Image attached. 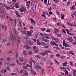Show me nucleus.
<instances>
[{
	"label": "nucleus",
	"instance_id": "1",
	"mask_svg": "<svg viewBox=\"0 0 76 76\" xmlns=\"http://www.w3.org/2000/svg\"><path fill=\"white\" fill-rule=\"evenodd\" d=\"M33 51L34 53H38L39 52V49L36 46H34L33 47Z\"/></svg>",
	"mask_w": 76,
	"mask_h": 76
},
{
	"label": "nucleus",
	"instance_id": "2",
	"mask_svg": "<svg viewBox=\"0 0 76 76\" xmlns=\"http://www.w3.org/2000/svg\"><path fill=\"white\" fill-rule=\"evenodd\" d=\"M44 53L46 54H47V55H48V53H52V52L50 50H47L45 51L44 52Z\"/></svg>",
	"mask_w": 76,
	"mask_h": 76
},
{
	"label": "nucleus",
	"instance_id": "3",
	"mask_svg": "<svg viewBox=\"0 0 76 76\" xmlns=\"http://www.w3.org/2000/svg\"><path fill=\"white\" fill-rule=\"evenodd\" d=\"M26 34L27 35H28V36H31L32 35V34H31V32L29 31H27Z\"/></svg>",
	"mask_w": 76,
	"mask_h": 76
},
{
	"label": "nucleus",
	"instance_id": "4",
	"mask_svg": "<svg viewBox=\"0 0 76 76\" xmlns=\"http://www.w3.org/2000/svg\"><path fill=\"white\" fill-rule=\"evenodd\" d=\"M32 6L33 10H35V9H36V5L35 4H32Z\"/></svg>",
	"mask_w": 76,
	"mask_h": 76
},
{
	"label": "nucleus",
	"instance_id": "5",
	"mask_svg": "<svg viewBox=\"0 0 76 76\" xmlns=\"http://www.w3.org/2000/svg\"><path fill=\"white\" fill-rule=\"evenodd\" d=\"M14 12H15L16 15L18 17H20V15L19 14V13H18V11H17L15 10L14 11Z\"/></svg>",
	"mask_w": 76,
	"mask_h": 76
},
{
	"label": "nucleus",
	"instance_id": "6",
	"mask_svg": "<svg viewBox=\"0 0 76 76\" xmlns=\"http://www.w3.org/2000/svg\"><path fill=\"white\" fill-rule=\"evenodd\" d=\"M13 34L15 37H16V36L17 34H16V30H15L13 31Z\"/></svg>",
	"mask_w": 76,
	"mask_h": 76
},
{
	"label": "nucleus",
	"instance_id": "7",
	"mask_svg": "<svg viewBox=\"0 0 76 76\" xmlns=\"http://www.w3.org/2000/svg\"><path fill=\"white\" fill-rule=\"evenodd\" d=\"M66 31L67 33L68 34H69L70 35H71L72 36L73 35V34H71L69 33V30L66 29Z\"/></svg>",
	"mask_w": 76,
	"mask_h": 76
},
{
	"label": "nucleus",
	"instance_id": "8",
	"mask_svg": "<svg viewBox=\"0 0 76 76\" xmlns=\"http://www.w3.org/2000/svg\"><path fill=\"white\" fill-rule=\"evenodd\" d=\"M68 40L69 41V42H72L73 41V39L71 37H69L68 38Z\"/></svg>",
	"mask_w": 76,
	"mask_h": 76
},
{
	"label": "nucleus",
	"instance_id": "9",
	"mask_svg": "<svg viewBox=\"0 0 76 76\" xmlns=\"http://www.w3.org/2000/svg\"><path fill=\"white\" fill-rule=\"evenodd\" d=\"M10 39L11 40H13V36L12 34H10Z\"/></svg>",
	"mask_w": 76,
	"mask_h": 76
},
{
	"label": "nucleus",
	"instance_id": "10",
	"mask_svg": "<svg viewBox=\"0 0 76 76\" xmlns=\"http://www.w3.org/2000/svg\"><path fill=\"white\" fill-rule=\"evenodd\" d=\"M28 42L29 45H31V46L33 45V42L31 40H29Z\"/></svg>",
	"mask_w": 76,
	"mask_h": 76
},
{
	"label": "nucleus",
	"instance_id": "11",
	"mask_svg": "<svg viewBox=\"0 0 76 76\" xmlns=\"http://www.w3.org/2000/svg\"><path fill=\"white\" fill-rule=\"evenodd\" d=\"M2 28L3 29H4V28L5 31H6V26H4V25L3 24H2Z\"/></svg>",
	"mask_w": 76,
	"mask_h": 76
},
{
	"label": "nucleus",
	"instance_id": "12",
	"mask_svg": "<svg viewBox=\"0 0 76 76\" xmlns=\"http://www.w3.org/2000/svg\"><path fill=\"white\" fill-rule=\"evenodd\" d=\"M30 20L32 23L33 24L34 23V24H35V21L33 20V19L32 18H31Z\"/></svg>",
	"mask_w": 76,
	"mask_h": 76
},
{
	"label": "nucleus",
	"instance_id": "13",
	"mask_svg": "<svg viewBox=\"0 0 76 76\" xmlns=\"http://www.w3.org/2000/svg\"><path fill=\"white\" fill-rule=\"evenodd\" d=\"M26 49H27V50H31V47L27 44L26 45Z\"/></svg>",
	"mask_w": 76,
	"mask_h": 76
},
{
	"label": "nucleus",
	"instance_id": "14",
	"mask_svg": "<svg viewBox=\"0 0 76 76\" xmlns=\"http://www.w3.org/2000/svg\"><path fill=\"white\" fill-rule=\"evenodd\" d=\"M56 44V42H54L53 41H52L51 42H50V44L53 45V44L54 45V44Z\"/></svg>",
	"mask_w": 76,
	"mask_h": 76
},
{
	"label": "nucleus",
	"instance_id": "15",
	"mask_svg": "<svg viewBox=\"0 0 76 76\" xmlns=\"http://www.w3.org/2000/svg\"><path fill=\"white\" fill-rule=\"evenodd\" d=\"M23 7V12H26V9L25 8V7Z\"/></svg>",
	"mask_w": 76,
	"mask_h": 76
},
{
	"label": "nucleus",
	"instance_id": "16",
	"mask_svg": "<svg viewBox=\"0 0 76 76\" xmlns=\"http://www.w3.org/2000/svg\"><path fill=\"white\" fill-rule=\"evenodd\" d=\"M26 6L27 7V9H28L30 7V5L29 4L27 3V2H26Z\"/></svg>",
	"mask_w": 76,
	"mask_h": 76
},
{
	"label": "nucleus",
	"instance_id": "17",
	"mask_svg": "<svg viewBox=\"0 0 76 76\" xmlns=\"http://www.w3.org/2000/svg\"><path fill=\"white\" fill-rule=\"evenodd\" d=\"M1 13H0V16H1V17H3V16H4L5 15L4 14V13L3 12H1Z\"/></svg>",
	"mask_w": 76,
	"mask_h": 76
},
{
	"label": "nucleus",
	"instance_id": "18",
	"mask_svg": "<svg viewBox=\"0 0 76 76\" xmlns=\"http://www.w3.org/2000/svg\"><path fill=\"white\" fill-rule=\"evenodd\" d=\"M20 31L22 32V33H23V34H25L26 33V32H27V31H26L21 30Z\"/></svg>",
	"mask_w": 76,
	"mask_h": 76
},
{
	"label": "nucleus",
	"instance_id": "19",
	"mask_svg": "<svg viewBox=\"0 0 76 76\" xmlns=\"http://www.w3.org/2000/svg\"><path fill=\"white\" fill-rule=\"evenodd\" d=\"M19 60L20 62H23V61H24V60L22 58H20Z\"/></svg>",
	"mask_w": 76,
	"mask_h": 76
},
{
	"label": "nucleus",
	"instance_id": "20",
	"mask_svg": "<svg viewBox=\"0 0 76 76\" xmlns=\"http://www.w3.org/2000/svg\"><path fill=\"white\" fill-rule=\"evenodd\" d=\"M41 43L43 46H45V45H47L46 43L43 42L42 41L41 42Z\"/></svg>",
	"mask_w": 76,
	"mask_h": 76
},
{
	"label": "nucleus",
	"instance_id": "21",
	"mask_svg": "<svg viewBox=\"0 0 76 76\" xmlns=\"http://www.w3.org/2000/svg\"><path fill=\"white\" fill-rule=\"evenodd\" d=\"M30 67L31 69V73H32L33 72H34V70H33V69H32V66L31 67Z\"/></svg>",
	"mask_w": 76,
	"mask_h": 76
},
{
	"label": "nucleus",
	"instance_id": "22",
	"mask_svg": "<svg viewBox=\"0 0 76 76\" xmlns=\"http://www.w3.org/2000/svg\"><path fill=\"white\" fill-rule=\"evenodd\" d=\"M29 63H30V66H29V67H32V61H29Z\"/></svg>",
	"mask_w": 76,
	"mask_h": 76
},
{
	"label": "nucleus",
	"instance_id": "23",
	"mask_svg": "<svg viewBox=\"0 0 76 76\" xmlns=\"http://www.w3.org/2000/svg\"><path fill=\"white\" fill-rule=\"evenodd\" d=\"M15 6L16 8H17V9L19 8V6L18 5V4L17 3L15 4Z\"/></svg>",
	"mask_w": 76,
	"mask_h": 76
},
{
	"label": "nucleus",
	"instance_id": "24",
	"mask_svg": "<svg viewBox=\"0 0 76 76\" xmlns=\"http://www.w3.org/2000/svg\"><path fill=\"white\" fill-rule=\"evenodd\" d=\"M65 75H68V71H67V70H65Z\"/></svg>",
	"mask_w": 76,
	"mask_h": 76
},
{
	"label": "nucleus",
	"instance_id": "25",
	"mask_svg": "<svg viewBox=\"0 0 76 76\" xmlns=\"http://www.w3.org/2000/svg\"><path fill=\"white\" fill-rule=\"evenodd\" d=\"M4 6L6 8V9L7 10H8L9 9V7L8 6H6V5L5 4H4Z\"/></svg>",
	"mask_w": 76,
	"mask_h": 76
},
{
	"label": "nucleus",
	"instance_id": "26",
	"mask_svg": "<svg viewBox=\"0 0 76 76\" xmlns=\"http://www.w3.org/2000/svg\"><path fill=\"white\" fill-rule=\"evenodd\" d=\"M35 57L38 58H41V56L39 55H36L35 56Z\"/></svg>",
	"mask_w": 76,
	"mask_h": 76
},
{
	"label": "nucleus",
	"instance_id": "27",
	"mask_svg": "<svg viewBox=\"0 0 76 76\" xmlns=\"http://www.w3.org/2000/svg\"><path fill=\"white\" fill-rule=\"evenodd\" d=\"M51 38L52 39V40H54V41H56V38H54V37L53 36H51Z\"/></svg>",
	"mask_w": 76,
	"mask_h": 76
},
{
	"label": "nucleus",
	"instance_id": "28",
	"mask_svg": "<svg viewBox=\"0 0 76 76\" xmlns=\"http://www.w3.org/2000/svg\"><path fill=\"white\" fill-rule=\"evenodd\" d=\"M56 35H57V37H62V35L60 34H56Z\"/></svg>",
	"mask_w": 76,
	"mask_h": 76
},
{
	"label": "nucleus",
	"instance_id": "29",
	"mask_svg": "<svg viewBox=\"0 0 76 76\" xmlns=\"http://www.w3.org/2000/svg\"><path fill=\"white\" fill-rule=\"evenodd\" d=\"M28 54L29 55H30V56H32V52H31V51H28Z\"/></svg>",
	"mask_w": 76,
	"mask_h": 76
},
{
	"label": "nucleus",
	"instance_id": "30",
	"mask_svg": "<svg viewBox=\"0 0 76 76\" xmlns=\"http://www.w3.org/2000/svg\"><path fill=\"white\" fill-rule=\"evenodd\" d=\"M5 68L6 69H7L8 70H9V71H11V69H10L9 67L7 66L5 67Z\"/></svg>",
	"mask_w": 76,
	"mask_h": 76
},
{
	"label": "nucleus",
	"instance_id": "31",
	"mask_svg": "<svg viewBox=\"0 0 76 76\" xmlns=\"http://www.w3.org/2000/svg\"><path fill=\"white\" fill-rule=\"evenodd\" d=\"M7 60H8V61H10V60H12V58L9 57H8L7 58Z\"/></svg>",
	"mask_w": 76,
	"mask_h": 76
},
{
	"label": "nucleus",
	"instance_id": "32",
	"mask_svg": "<svg viewBox=\"0 0 76 76\" xmlns=\"http://www.w3.org/2000/svg\"><path fill=\"white\" fill-rule=\"evenodd\" d=\"M16 20H17L16 19H15L14 20V22L15 26H16Z\"/></svg>",
	"mask_w": 76,
	"mask_h": 76
},
{
	"label": "nucleus",
	"instance_id": "33",
	"mask_svg": "<svg viewBox=\"0 0 76 76\" xmlns=\"http://www.w3.org/2000/svg\"><path fill=\"white\" fill-rule=\"evenodd\" d=\"M70 8V10H73V9H75V5H73Z\"/></svg>",
	"mask_w": 76,
	"mask_h": 76
},
{
	"label": "nucleus",
	"instance_id": "34",
	"mask_svg": "<svg viewBox=\"0 0 76 76\" xmlns=\"http://www.w3.org/2000/svg\"><path fill=\"white\" fill-rule=\"evenodd\" d=\"M59 46L61 47V49H64V48L63 47V46L61 45V44H60L59 45Z\"/></svg>",
	"mask_w": 76,
	"mask_h": 76
},
{
	"label": "nucleus",
	"instance_id": "35",
	"mask_svg": "<svg viewBox=\"0 0 76 76\" xmlns=\"http://www.w3.org/2000/svg\"><path fill=\"white\" fill-rule=\"evenodd\" d=\"M69 53L71 54L73 56H75V53L72 51H70Z\"/></svg>",
	"mask_w": 76,
	"mask_h": 76
},
{
	"label": "nucleus",
	"instance_id": "36",
	"mask_svg": "<svg viewBox=\"0 0 76 76\" xmlns=\"http://www.w3.org/2000/svg\"><path fill=\"white\" fill-rule=\"evenodd\" d=\"M56 3H57L58 2V0H53Z\"/></svg>",
	"mask_w": 76,
	"mask_h": 76
},
{
	"label": "nucleus",
	"instance_id": "37",
	"mask_svg": "<svg viewBox=\"0 0 76 76\" xmlns=\"http://www.w3.org/2000/svg\"><path fill=\"white\" fill-rule=\"evenodd\" d=\"M6 41H7V40L5 39H4L2 40V42H4V43L6 42Z\"/></svg>",
	"mask_w": 76,
	"mask_h": 76
},
{
	"label": "nucleus",
	"instance_id": "38",
	"mask_svg": "<svg viewBox=\"0 0 76 76\" xmlns=\"http://www.w3.org/2000/svg\"><path fill=\"white\" fill-rule=\"evenodd\" d=\"M19 10L20 11V12H21V13H22L23 12V8H20L19 9Z\"/></svg>",
	"mask_w": 76,
	"mask_h": 76
},
{
	"label": "nucleus",
	"instance_id": "39",
	"mask_svg": "<svg viewBox=\"0 0 76 76\" xmlns=\"http://www.w3.org/2000/svg\"><path fill=\"white\" fill-rule=\"evenodd\" d=\"M70 64L71 65V66H74V64L73 62H70Z\"/></svg>",
	"mask_w": 76,
	"mask_h": 76
},
{
	"label": "nucleus",
	"instance_id": "40",
	"mask_svg": "<svg viewBox=\"0 0 76 76\" xmlns=\"http://www.w3.org/2000/svg\"><path fill=\"white\" fill-rule=\"evenodd\" d=\"M19 25L20 26H22V24H21V21H20V22L19 23Z\"/></svg>",
	"mask_w": 76,
	"mask_h": 76
},
{
	"label": "nucleus",
	"instance_id": "41",
	"mask_svg": "<svg viewBox=\"0 0 76 76\" xmlns=\"http://www.w3.org/2000/svg\"><path fill=\"white\" fill-rule=\"evenodd\" d=\"M38 34L37 33L35 34V37L36 38H38Z\"/></svg>",
	"mask_w": 76,
	"mask_h": 76
},
{
	"label": "nucleus",
	"instance_id": "42",
	"mask_svg": "<svg viewBox=\"0 0 76 76\" xmlns=\"http://www.w3.org/2000/svg\"><path fill=\"white\" fill-rule=\"evenodd\" d=\"M45 29H46V28H42L41 29V30L42 31H45Z\"/></svg>",
	"mask_w": 76,
	"mask_h": 76
},
{
	"label": "nucleus",
	"instance_id": "43",
	"mask_svg": "<svg viewBox=\"0 0 76 76\" xmlns=\"http://www.w3.org/2000/svg\"><path fill=\"white\" fill-rule=\"evenodd\" d=\"M44 41H45V42H49V40H48L46 39H44Z\"/></svg>",
	"mask_w": 76,
	"mask_h": 76
},
{
	"label": "nucleus",
	"instance_id": "44",
	"mask_svg": "<svg viewBox=\"0 0 76 76\" xmlns=\"http://www.w3.org/2000/svg\"><path fill=\"white\" fill-rule=\"evenodd\" d=\"M66 47H68V48H69V47H71V45L67 44V45L66 46Z\"/></svg>",
	"mask_w": 76,
	"mask_h": 76
},
{
	"label": "nucleus",
	"instance_id": "45",
	"mask_svg": "<svg viewBox=\"0 0 76 76\" xmlns=\"http://www.w3.org/2000/svg\"><path fill=\"white\" fill-rule=\"evenodd\" d=\"M54 60L55 61V63H57L58 65H59V62H58L56 60Z\"/></svg>",
	"mask_w": 76,
	"mask_h": 76
},
{
	"label": "nucleus",
	"instance_id": "46",
	"mask_svg": "<svg viewBox=\"0 0 76 76\" xmlns=\"http://www.w3.org/2000/svg\"><path fill=\"white\" fill-rule=\"evenodd\" d=\"M37 43L38 45H41V43H40L39 42V40H37Z\"/></svg>",
	"mask_w": 76,
	"mask_h": 76
},
{
	"label": "nucleus",
	"instance_id": "47",
	"mask_svg": "<svg viewBox=\"0 0 76 76\" xmlns=\"http://www.w3.org/2000/svg\"><path fill=\"white\" fill-rule=\"evenodd\" d=\"M23 54H24V55H26V50H24L23 51Z\"/></svg>",
	"mask_w": 76,
	"mask_h": 76
},
{
	"label": "nucleus",
	"instance_id": "48",
	"mask_svg": "<svg viewBox=\"0 0 76 76\" xmlns=\"http://www.w3.org/2000/svg\"><path fill=\"white\" fill-rule=\"evenodd\" d=\"M28 12H29V13H31V8H29L28 9Z\"/></svg>",
	"mask_w": 76,
	"mask_h": 76
},
{
	"label": "nucleus",
	"instance_id": "49",
	"mask_svg": "<svg viewBox=\"0 0 76 76\" xmlns=\"http://www.w3.org/2000/svg\"><path fill=\"white\" fill-rule=\"evenodd\" d=\"M55 31H57V32H60V30L59 29H57L56 28H55Z\"/></svg>",
	"mask_w": 76,
	"mask_h": 76
},
{
	"label": "nucleus",
	"instance_id": "50",
	"mask_svg": "<svg viewBox=\"0 0 76 76\" xmlns=\"http://www.w3.org/2000/svg\"><path fill=\"white\" fill-rule=\"evenodd\" d=\"M23 68L25 69H27V67H26V66H25V65L23 66Z\"/></svg>",
	"mask_w": 76,
	"mask_h": 76
},
{
	"label": "nucleus",
	"instance_id": "51",
	"mask_svg": "<svg viewBox=\"0 0 76 76\" xmlns=\"http://www.w3.org/2000/svg\"><path fill=\"white\" fill-rule=\"evenodd\" d=\"M32 40L34 42H37V40H36L34 38L32 39Z\"/></svg>",
	"mask_w": 76,
	"mask_h": 76
},
{
	"label": "nucleus",
	"instance_id": "52",
	"mask_svg": "<svg viewBox=\"0 0 76 76\" xmlns=\"http://www.w3.org/2000/svg\"><path fill=\"white\" fill-rule=\"evenodd\" d=\"M16 58H18V52H17L15 55Z\"/></svg>",
	"mask_w": 76,
	"mask_h": 76
},
{
	"label": "nucleus",
	"instance_id": "53",
	"mask_svg": "<svg viewBox=\"0 0 76 76\" xmlns=\"http://www.w3.org/2000/svg\"><path fill=\"white\" fill-rule=\"evenodd\" d=\"M45 16V13H43L41 15V16H43V17Z\"/></svg>",
	"mask_w": 76,
	"mask_h": 76
},
{
	"label": "nucleus",
	"instance_id": "54",
	"mask_svg": "<svg viewBox=\"0 0 76 76\" xmlns=\"http://www.w3.org/2000/svg\"><path fill=\"white\" fill-rule=\"evenodd\" d=\"M60 69L61 70H63V69H65V70H66V68H65L64 67H60Z\"/></svg>",
	"mask_w": 76,
	"mask_h": 76
},
{
	"label": "nucleus",
	"instance_id": "55",
	"mask_svg": "<svg viewBox=\"0 0 76 76\" xmlns=\"http://www.w3.org/2000/svg\"><path fill=\"white\" fill-rule=\"evenodd\" d=\"M37 69H41V66L39 65H37Z\"/></svg>",
	"mask_w": 76,
	"mask_h": 76
},
{
	"label": "nucleus",
	"instance_id": "56",
	"mask_svg": "<svg viewBox=\"0 0 76 76\" xmlns=\"http://www.w3.org/2000/svg\"><path fill=\"white\" fill-rule=\"evenodd\" d=\"M52 8V7H50L49 8H48V10L49 11H50Z\"/></svg>",
	"mask_w": 76,
	"mask_h": 76
},
{
	"label": "nucleus",
	"instance_id": "57",
	"mask_svg": "<svg viewBox=\"0 0 76 76\" xmlns=\"http://www.w3.org/2000/svg\"><path fill=\"white\" fill-rule=\"evenodd\" d=\"M0 12L1 13H3V9L1 8H0Z\"/></svg>",
	"mask_w": 76,
	"mask_h": 76
},
{
	"label": "nucleus",
	"instance_id": "58",
	"mask_svg": "<svg viewBox=\"0 0 76 76\" xmlns=\"http://www.w3.org/2000/svg\"><path fill=\"white\" fill-rule=\"evenodd\" d=\"M24 76H28V72H25L24 74Z\"/></svg>",
	"mask_w": 76,
	"mask_h": 76
},
{
	"label": "nucleus",
	"instance_id": "59",
	"mask_svg": "<svg viewBox=\"0 0 76 76\" xmlns=\"http://www.w3.org/2000/svg\"><path fill=\"white\" fill-rule=\"evenodd\" d=\"M56 56H57V57H60V55L58 53H57Z\"/></svg>",
	"mask_w": 76,
	"mask_h": 76
},
{
	"label": "nucleus",
	"instance_id": "60",
	"mask_svg": "<svg viewBox=\"0 0 76 76\" xmlns=\"http://www.w3.org/2000/svg\"><path fill=\"white\" fill-rule=\"evenodd\" d=\"M44 2L45 3L47 4V0H44Z\"/></svg>",
	"mask_w": 76,
	"mask_h": 76
},
{
	"label": "nucleus",
	"instance_id": "61",
	"mask_svg": "<svg viewBox=\"0 0 76 76\" xmlns=\"http://www.w3.org/2000/svg\"><path fill=\"white\" fill-rule=\"evenodd\" d=\"M0 5H1V6L2 7H4V5H3V4L1 3L0 2Z\"/></svg>",
	"mask_w": 76,
	"mask_h": 76
},
{
	"label": "nucleus",
	"instance_id": "62",
	"mask_svg": "<svg viewBox=\"0 0 76 76\" xmlns=\"http://www.w3.org/2000/svg\"><path fill=\"white\" fill-rule=\"evenodd\" d=\"M27 61H28V60L27 59H26L24 61V63H27Z\"/></svg>",
	"mask_w": 76,
	"mask_h": 76
},
{
	"label": "nucleus",
	"instance_id": "63",
	"mask_svg": "<svg viewBox=\"0 0 76 76\" xmlns=\"http://www.w3.org/2000/svg\"><path fill=\"white\" fill-rule=\"evenodd\" d=\"M51 31V29H49L47 30L46 31V32H50Z\"/></svg>",
	"mask_w": 76,
	"mask_h": 76
},
{
	"label": "nucleus",
	"instance_id": "64",
	"mask_svg": "<svg viewBox=\"0 0 76 76\" xmlns=\"http://www.w3.org/2000/svg\"><path fill=\"white\" fill-rule=\"evenodd\" d=\"M73 14L75 16H76V11L74 12L73 13Z\"/></svg>",
	"mask_w": 76,
	"mask_h": 76
}]
</instances>
